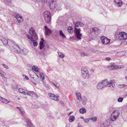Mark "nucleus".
Listing matches in <instances>:
<instances>
[{"mask_svg":"<svg viewBox=\"0 0 127 127\" xmlns=\"http://www.w3.org/2000/svg\"><path fill=\"white\" fill-rule=\"evenodd\" d=\"M79 111L80 113L83 114L84 113L86 112V110L85 108H82L80 109Z\"/></svg>","mask_w":127,"mask_h":127,"instance_id":"26","label":"nucleus"},{"mask_svg":"<svg viewBox=\"0 0 127 127\" xmlns=\"http://www.w3.org/2000/svg\"><path fill=\"white\" fill-rule=\"evenodd\" d=\"M46 50L45 48H44L43 50V53H46Z\"/></svg>","mask_w":127,"mask_h":127,"instance_id":"50","label":"nucleus"},{"mask_svg":"<svg viewBox=\"0 0 127 127\" xmlns=\"http://www.w3.org/2000/svg\"><path fill=\"white\" fill-rule=\"evenodd\" d=\"M82 84L84 86H86V84L84 82H83Z\"/></svg>","mask_w":127,"mask_h":127,"instance_id":"51","label":"nucleus"},{"mask_svg":"<svg viewBox=\"0 0 127 127\" xmlns=\"http://www.w3.org/2000/svg\"><path fill=\"white\" fill-rule=\"evenodd\" d=\"M17 108H18L19 110L20 109L19 107H17Z\"/></svg>","mask_w":127,"mask_h":127,"instance_id":"58","label":"nucleus"},{"mask_svg":"<svg viewBox=\"0 0 127 127\" xmlns=\"http://www.w3.org/2000/svg\"><path fill=\"white\" fill-rule=\"evenodd\" d=\"M87 102V101L86 99H84L83 102V104L84 105H86V104Z\"/></svg>","mask_w":127,"mask_h":127,"instance_id":"41","label":"nucleus"},{"mask_svg":"<svg viewBox=\"0 0 127 127\" xmlns=\"http://www.w3.org/2000/svg\"><path fill=\"white\" fill-rule=\"evenodd\" d=\"M22 75H23V77H24L25 76V77H24V78L26 80H28L29 79L28 78L27 76H25L24 74H23Z\"/></svg>","mask_w":127,"mask_h":127,"instance_id":"46","label":"nucleus"},{"mask_svg":"<svg viewBox=\"0 0 127 127\" xmlns=\"http://www.w3.org/2000/svg\"><path fill=\"white\" fill-rule=\"evenodd\" d=\"M119 114V112L118 111H114L111 114L110 117L111 120L113 121H115L118 118Z\"/></svg>","mask_w":127,"mask_h":127,"instance_id":"6","label":"nucleus"},{"mask_svg":"<svg viewBox=\"0 0 127 127\" xmlns=\"http://www.w3.org/2000/svg\"><path fill=\"white\" fill-rule=\"evenodd\" d=\"M73 29L72 26H69L67 28V30L68 32L70 33H72L73 32Z\"/></svg>","mask_w":127,"mask_h":127,"instance_id":"25","label":"nucleus"},{"mask_svg":"<svg viewBox=\"0 0 127 127\" xmlns=\"http://www.w3.org/2000/svg\"><path fill=\"white\" fill-rule=\"evenodd\" d=\"M42 1H45V0H41Z\"/></svg>","mask_w":127,"mask_h":127,"instance_id":"60","label":"nucleus"},{"mask_svg":"<svg viewBox=\"0 0 127 127\" xmlns=\"http://www.w3.org/2000/svg\"><path fill=\"white\" fill-rule=\"evenodd\" d=\"M101 82L105 87L107 86L108 87V81L107 79H105L102 81Z\"/></svg>","mask_w":127,"mask_h":127,"instance_id":"16","label":"nucleus"},{"mask_svg":"<svg viewBox=\"0 0 127 127\" xmlns=\"http://www.w3.org/2000/svg\"><path fill=\"white\" fill-rule=\"evenodd\" d=\"M48 95L50 98L51 99H52L53 100H55L54 97H55L56 95L54 94H53L50 93H49L48 94Z\"/></svg>","mask_w":127,"mask_h":127,"instance_id":"23","label":"nucleus"},{"mask_svg":"<svg viewBox=\"0 0 127 127\" xmlns=\"http://www.w3.org/2000/svg\"><path fill=\"white\" fill-rule=\"evenodd\" d=\"M125 53H126V54L127 55V51H126V52H125Z\"/></svg>","mask_w":127,"mask_h":127,"instance_id":"57","label":"nucleus"},{"mask_svg":"<svg viewBox=\"0 0 127 127\" xmlns=\"http://www.w3.org/2000/svg\"><path fill=\"white\" fill-rule=\"evenodd\" d=\"M34 108H39V106L36 104H35L34 106Z\"/></svg>","mask_w":127,"mask_h":127,"instance_id":"49","label":"nucleus"},{"mask_svg":"<svg viewBox=\"0 0 127 127\" xmlns=\"http://www.w3.org/2000/svg\"><path fill=\"white\" fill-rule=\"evenodd\" d=\"M81 56L82 57L87 56L88 55L84 52H81L80 54Z\"/></svg>","mask_w":127,"mask_h":127,"instance_id":"32","label":"nucleus"},{"mask_svg":"<svg viewBox=\"0 0 127 127\" xmlns=\"http://www.w3.org/2000/svg\"><path fill=\"white\" fill-rule=\"evenodd\" d=\"M123 99L122 98L119 97L118 99V101L119 102H121L122 101Z\"/></svg>","mask_w":127,"mask_h":127,"instance_id":"40","label":"nucleus"},{"mask_svg":"<svg viewBox=\"0 0 127 127\" xmlns=\"http://www.w3.org/2000/svg\"><path fill=\"white\" fill-rule=\"evenodd\" d=\"M75 94L76 95L77 98L78 100L79 101L81 100V96L80 93L78 92H76Z\"/></svg>","mask_w":127,"mask_h":127,"instance_id":"15","label":"nucleus"},{"mask_svg":"<svg viewBox=\"0 0 127 127\" xmlns=\"http://www.w3.org/2000/svg\"><path fill=\"white\" fill-rule=\"evenodd\" d=\"M43 15L45 22L48 24L50 23L51 19L50 12L47 11H45L43 13Z\"/></svg>","mask_w":127,"mask_h":127,"instance_id":"5","label":"nucleus"},{"mask_svg":"<svg viewBox=\"0 0 127 127\" xmlns=\"http://www.w3.org/2000/svg\"><path fill=\"white\" fill-rule=\"evenodd\" d=\"M34 95L36 98H38V96L35 93H34Z\"/></svg>","mask_w":127,"mask_h":127,"instance_id":"47","label":"nucleus"},{"mask_svg":"<svg viewBox=\"0 0 127 127\" xmlns=\"http://www.w3.org/2000/svg\"><path fill=\"white\" fill-rule=\"evenodd\" d=\"M8 45L14 52L17 53H20L21 51L20 47L18 45L15 44L14 41L8 39Z\"/></svg>","mask_w":127,"mask_h":127,"instance_id":"1","label":"nucleus"},{"mask_svg":"<svg viewBox=\"0 0 127 127\" xmlns=\"http://www.w3.org/2000/svg\"><path fill=\"white\" fill-rule=\"evenodd\" d=\"M41 39L43 40V41H41L40 42L39 49L41 50L44 48V47L43 42V41H44V40H43L42 38H41Z\"/></svg>","mask_w":127,"mask_h":127,"instance_id":"22","label":"nucleus"},{"mask_svg":"<svg viewBox=\"0 0 127 127\" xmlns=\"http://www.w3.org/2000/svg\"><path fill=\"white\" fill-rule=\"evenodd\" d=\"M90 120H91L93 122H95L97 120V117H96L91 118H90Z\"/></svg>","mask_w":127,"mask_h":127,"instance_id":"33","label":"nucleus"},{"mask_svg":"<svg viewBox=\"0 0 127 127\" xmlns=\"http://www.w3.org/2000/svg\"><path fill=\"white\" fill-rule=\"evenodd\" d=\"M20 111L22 114H24L25 113V111L22 109H20Z\"/></svg>","mask_w":127,"mask_h":127,"instance_id":"45","label":"nucleus"},{"mask_svg":"<svg viewBox=\"0 0 127 127\" xmlns=\"http://www.w3.org/2000/svg\"><path fill=\"white\" fill-rule=\"evenodd\" d=\"M77 127H80V126H78Z\"/></svg>","mask_w":127,"mask_h":127,"instance_id":"61","label":"nucleus"},{"mask_svg":"<svg viewBox=\"0 0 127 127\" xmlns=\"http://www.w3.org/2000/svg\"><path fill=\"white\" fill-rule=\"evenodd\" d=\"M125 86V85H122L121 86V87L122 88H123Z\"/></svg>","mask_w":127,"mask_h":127,"instance_id":"54","label":"nucleus"},{"mask_svg":"<svg viewBox=\"0 0 127 127\" xmlns=\"http://www.w3.org/2000/svg\"><path fill=\"white\" fill-rule=\"evenodd\" d=\"M60 103L61 104H64V103L62 101H60Z\"/></svg>","mask_w":127,"mask_h":127,"instance_id":"53","label":"nucleus"},{"mask_svg":"<svg viewBox=\"0 0 127 127\" xmlns=\"http://www.w3.org/2000/svg\"><path fill=\"white\" fill-rule=\"evenodd\" d=\"M1 40L4 45H7L8 44V39L6 40L5 38H3Z\"/></svg>","mask_w":127,"mask_h":127,"instance_id":"19","label":"nucleus"},{"mask_svg":"<svg viewBox=\"0 0 127 127\" xmlns=\"http://www.w3.org/2000/svg\"><path fill=\"white\" fill-rule=\"evenodd\" d=\"M81 70V76L84 79H87L89 78L90 75L87 68L84 67H82Z\"/></svg>","mask_w":127,"mask_h":127,"instance_id":"3","label":"nucleus"},{"mask_svg":"<svg viewBox=\"0 0 127 127\" xmlns=\"http://www.w3.org/2000/svg\"><path fill=\"white\" fill-rule=\"evenodd\" d=\"M3 98L1 96H0V100L2 101Z\"/></svg>","mask_w":127,"mask_h":127,"instance_id":"55","label":"nucleus"},{"mask_svg":"<svg viewBox=\"0 0 127 127\" xmlns=\"http://www.w3.org/2000/svg\"><path fill=\"white\" fill-rule=\"evenodd\" d=\"M26 121L27 124V127H34L33 125L32 124L31 121L29 119L27 118Z\"/></svg>","mask_w":127,"mask_h":127,"instance_id":"13","label":"nucleus"},{"mask_svg":"<svg viewBox=\"0 0 127 127\" xmlns=\"http://www.w3.org/2000/svg\"><path fill=\"white\" fill-rule=\"evenodd\" d=\"M106 59L107 61H109L110 60H111L110 58H109V57L106 58Z\"/></svg>","mask_w":127,"mask_h":127,"instance_id":"48","label":"nucleus"},{"mask_svg":"<svg viewBox=\"0 0 127 127\" xmlns=\"http://www.w3.org/2000/svg\"><path fill=\"white\" fill-rule=\"evenodd\" d=\"M102 43L104 45H106L108 44L110 40L108 39L105 36H102L100 38Z\"/></svg>","mask_w":127,"mask_h":127,"instance_id":"8","label":"nucleus"},{"mask_svg":"<svg viewBox=\"0 0 127 127\" xmlns=\"http://www.w3.org/2000/svg\"><path fill=\"white\" fill-rule=\"evenodd\" d=\"M32 69L34 71L37 72H39V69H38L37 67H35V66H33L32 67Z\"/></svg>","mask_w":127,"mask_h":127,"instance_id":"30","label":"nucleus"},{"mask_svg":"<svg viewBox=\"0 0 127 127\" xmlns=\"http://www.w3.org/2000/svg\"><path fill=\"white\" fill-rule=\"evenodd\" d=\"M52 83L55 86L58 88L60 86V84L58 83L57 82H56L55 83H54L53 82H52Z\"/></svg>","mask_w":127,"mask_h":127,"instance_id":"34","label":"nucleus"},{"mask_svg":"<svg viewBox=\"0 0 127 127\" xmlns=\"http://www.w3.org/2000/svg\"><path fill=\"white\" fill-rule=\"evenodd\" d=\"M97 29L96 28H91L90 30V33L91 34H94L96 31H97Z\"/></svg>","mask_w":127,"mask_h":127,"instance_id":"18","label":"nucleus"},{"mask_svg":"<svg viewBox=\"0 0 127 127\" xmlns=\"http://www.w3.org/2000/svg\"><path fill=\"white\" fill-rule=\"evenodd\" d=\"M104 87L101 82L99 83L97 86V88L98 89H100Z\"/></svg>","mask_w":127,"mask_h":127,"instance_id":"17","label":"nucleus"},{"mask_svg":"<svg viewBox=\"0 0 127 127\" xmlns=\"http://www.w3.org/2000/svg\"><path fill=\"white\" fill-rule=\"evenodd\" d=\"M81 118L83 119V121L84 120V119H85L84 117H83L82 116L81 117Z\"/></svg>","mask_w":127,"mask_h":127,"instance_id":"56","label":"nucleus"},{"mask_svg":"<svg viewBox=\"0 0 127 127\" xmlns=\"http://www.w3.org/2000/svg\"><path fill=\"white\" fill-rule=\"evenodd\" d=\"M59 33L60 35L62 36L63 38H66V36L64 35V34L63 33V32L62 30H61L60 31Z\"/></svg>","mask_w":127,"mask_h":127,"instance_id":"29","label":"nucleus"},{"mask_svg":"<svg viewBox=\"0 0 127 127\" xmlns=\"http://www.w3.org/2000/svg\"><path fill=\"white\" fill-rule=\"evenodd\" d=\"M79 25H80V26H84V25L83 24L81 23V24H79Z\"/></svg>","mask_w":127,"mask_h":127,"instance_id":"52","label":"nucleus"},{"mask_svg":"<svg viewBox=\"0 0 127 127\" xmlns=\"http://www.w3.org/2000/svg\"><path fill=\"white\" fill-rule=\"evenodd\" d=\"M40 76L42 80H44L45 79L44 76L43 75V74L42 73H40Z\"/></svg>","mask_w":127,"mask_h":127,"instance_id":"38","label":"nucleus"},{"mask_svg":"<svg viewBox=\"0 0 127 127\" xmlns=\"http://www.w3.org/2000/svg\"><path fill=\"white\" fill-rule=\"evenodd\" d=\"M80 28L78 29L76 27L74 28V32L75 33V36L77 38L78 40H80L81 39V37L82 34L80 33Z\"/></svg>","mask_w":127,"mask_h":127,"instance_id":"7","label":"nucleus"},{"mask_svg":"<svg viewBox=\"0 0 127 127\" xmlns=\"http://www.w3.org/2000/svg\"><path fill=\"white\" fill-rule=\"evenodd\" d=\"M15 14V18L17 19L19 23L23 21V20L22 17L20 16L19 14L17 13Z\"/></svg>","mask_w":127,"mask_h":127,"instance_id":"12","label":"nucleus"},{"mask_svg":"<svg viewBox=\"0 0 127 127\" xmlns=\"http://www.w3.org/2000/svg\"><path fill=\"white\" fill-rule=\"evenodd\" d=\"M22 51L24 53L25 55H26L28 52V50L25 49H23L22 50Z\"/></svg>","mask_w":127,"mask_h":127,"instance_id":"37","label":"nucleus"},{"mask_svg":"<svg viewBox=\"0 0 127 127\" xmlns=\"http://www.w3.org/2000/svg\"><path fill=\"white\" fill-rule=\"evenodd\" d=\"M2 65L4 68H5L6 69H8V67L6 65L4 64H2Z\"/></svg>","mask_w":127,"mask_h":127,"instance_id":"44","label":"nucleus"},{"mask_svg":"<svg viewBox=\"0 0 127 127\" xmlns=\"http://www.w3.org/2000/svg\"><path fill=\"white\" fill-rule=\"evenodd\" d=\"M72 113V112H70V113L69 114V115H70L71 113Z\"/></svg>","mask_w":127,"mask_h":127,"instance_id":"59","label":"nucleus"},{"mask_svg":"<svg viewBox=\"0 0 127 127\" xmlns=\"http://www.w3.org/2000/svg\"><path fill=\"white\" fill-rule=\"evenodd\" d=\"M114 4L117 6L121 7L123 4V2L121 0H114Z\"/></svg>","mask_w":127,"mask_h":127,"instance_id":"10","label":"nucleus"},{"mask_svg":"<svg viewBox=\"0 0 127 127\" xmlns=\"http://www.w3.org/2000/svg\"><path fill=\"white\" fill-rule=\"evenodd\" d=\"M124 65H115L114 66V68L115 69H121L124 67Z\"/></svg>","mask_w":127,"mask_h":127,"instance_id":"21","label":"nucleus"},{"mask_svg":"<svg viewBox=\"0 0 127 127\" xmlns=\"http://www.w3.org/2000/svg\"><path fill=\"white\" fill-rule=\"evenodd\" d=\"M29 33L31 35V36L28 34H26L28 38L31 40V41L33 42L35 40H38V37L36 33L35 32V31L33 28L31 27L29 31Z\"/></svg>","mask_w":127,"mask_h":127,"instance_id":"2","label":"nucleus"},{"mask_svg":"<svg viewBox=\"0 0 127 127\" xmlns=\"http://www.w3.org/2000/svg\"><path fill=\"white\" fill-rule=\"evenodd\" d=\"M18 91L20 93H23L24 94L27 95V94H26L27 92H26L25 90L22 89H18Z\"/></svg>","mask_w":127,"mask_h":127,"instance_id":"24","label":"nucleus"},{"mask_svg":"<svg viewBox=\"0 0 127 127\" xmlns=\"http://www.w3.org/2000/svg\"><path fill=\"white\" fill-rule=\"evenodd\" d=\"M58 55L61 58H63L64 57V55L61 52H58Z\"/></svg>","mask_w":127,"mask_h":127,"instance_id":"28","label":"nucleus"},{"mask_svg":"<svg viewBox=\"0 0 127 127\" xmlns=\"http://www.w3.org/2000/svg\"><path fill=\"white\" fill-rule=\"evenodd\" d=\"M33 45L34 46H37L38 45V43L37 42H34L33 41Z\"/></svg>","mask_w":127,"mask_h":127,"instance_id":"43","label":"nucleus"},{"mask_svg":"<svg viewBox=\"0 0 127 127\" xmlns=\"http://www.w3.org/2000/svg\"><path fill=\"white\" fill-rule=\"evenodd\" d=\"M9 122L7 121H4L3 123L4 125L5 126H7L9 124Z\"/></svg>","mask_w":127,"mask_h":127,"instance_id":"39","label":"nucleus"},{"mask_svg":"<svg viewBox=\"0 0 127 127\" xmlns=\"http://www.w3.org/2000/svg\"><path fill=\"white\" fill-rule=\"evenodd\" d=\"M75 117L73 116H71L69 119V121L70 122H73L75 119Z\"/></svg>","mask_w":127,"mask_h":127,"instance_id":"27","label":"nucleus"},{"mask_svg":"<svg viewBox=\"0 0 127 127\" xmlns=\"http://www.w3.org/2000/svg\"><path fill=\"white\" fill-rule=\"evenodd\" d=\"M50 7L51 10L55 8L56 6V3L53 0H51L49 3Z\"/></svg>","mask_w":127,"mask_h":127,"instance_id":"9","label":"nucleus"},{"mask_svg":"<svg viewBox=\"0 0 127 127\" xmlns=\"http://www.w3.org/2000/svg\"><path fill=\"white\" fill-rule=\"evenodd\" d=\"M2 101L3 103H4L6 104L8 102H9L10 101H8L5 98H3Z\"/></svg>","mask_w":127,"mask_h":127,"instance_id":"31","label":"nucleus"},{"mask_svg":"<svg viewBox=\"0 0 127 127\" xmlns=\"http://www.w3.org/2000/svg\"><path fill=\"white\" fill-rule=\"evenodd\" d=\"M121 40H125L124 43H127V33L124 32H121L118 33L117 36Z\"/></svg>","mask_w":127,"mask_h":127,"instance_id":"4","label":"nucleus"},{"mask_svg":"<svg viewBox=\"0 0 127 127\" xmlns=\"http://www.w3.org/2000/svg\"><path fill=\"white\" fill-rule=\"evenodd\" d=\"M44 30H45V35H50L52 33V31L47 26L44 27Z\"/></svg>","mask_w":127,"mask_h":127,"instance_id":"11","label":"nucleus"},{"mask_svg":"<svg viewBox=\"0 0 127 127\" xmlns=\"http://www.w3.org/2000/svg\"><path fill=\"white\" fill-rule=\"evenodd\" d=\"M35 93L33 91H29V92L27 91L26 94L27 95H29L33 97L34 96V95Z\"/></svg>","mask_w":127,"mask_h":127,"instance_id":"20","label":"nucleus"},{"mask_svg":"<svg viewBox=\"0 0 127 127\" xmlns=\"http://www.w3.org/2000/svg\"><path fill=\"white\" fill-rule=\"evenodd\" d=\"M60 97L59 95L56 96V95L55 97H54V98L55 100H54L56 101H58L59 100V97Z\"/></svg>","mask_w":127,"mask_h":127,"instance_id":"35","label":"nucleus"},{"mask_svg":"<svg viewBox=\"0 0 127 127\" xmlns=\"http://www.w3.org/2000/svg\"><path fill=\"white\" fill-rule=\"evenodd\" d=\"M81 24V22H76L75 23V25L76 27H78L79 25Z\"/></svg>","mask_w":127,"mask_h":127,"instance_id":"42","label":"nucleus"},{"mask_svg":"<svg viewBox=\"0 0 127 127\" xmlns=\"http://www.w3.org/2000/svg\"><path fill=\"white\" fill-rule=\"evenodd\" d=\"M18 99H19V98H18Z\"/></svg>","mask_w":127,"mask_h":127,"instance_id":"62","label":"nucleus"},{"mask_svg":"<svg viewBox=\"0 0 127 127\" xmlns=\"http://www.w3.org/2000/svg\"><path fill=\"white\" fill-rule=\"evenodd\" d=\"M115 82V81L114 80H111L109 83L108 82V87H114L115 86L114 84Z\"/></svg>","mask_w":127,"mask_h":127,"instance_id":"14","label":"nucleus"},{"mask_svg":"<svg viewBox=\"0 0 127 127\" xmlns=\"http://www.w3.org/2000/svg\"><path fill=\"white\" fill-rule=\"evenodd\" d=\"M90 120V118L88 119H84V121L85 123H87L89 122Z\"/></svg>","mask_w":127,"mask_h":127,"instance_id":"36","label":"nucleus"}]
</instances>
